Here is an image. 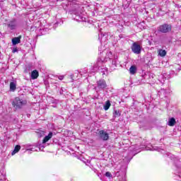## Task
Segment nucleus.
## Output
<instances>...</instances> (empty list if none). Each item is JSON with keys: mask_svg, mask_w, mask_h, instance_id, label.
Listing matches in <instances>:
<instances>
[{"mask_svg": "<svg viewBox=\"0 0 181 181\" xmlns=\"http://www.w3.org/2000/svg\"><path fill=\"white\" fill-rule=\"evenodd\" d=\"M108 62L109 64V71H114V70L117 69V64H118V57L115 56L114 59H112V52L104 50L100 54V58L98 59V65L100 66L103 64V63H107Z\"/></svg>", "mask_w": 181, "mask_h": 181, "instance_id": "f257e3e1", "label": "nucleus"}, {"mask_svg": "<svg viewBox=\"0 0 181 181\" xmlns=\"http://www.w3.org/2000/svg\"><path fill=\"white\" fill-rule=\"evenodd\" d=\"M108 87V85H107V81H105L104 79L101 78L99 79L96 82V86H95V91H104L105 88Z\"/></svg>", "mask_w": 181, "mask_h": 181, "instance_id": "f03ea898", "label": "nucleus"}, {"mask_svg": "<svg viewBox=\"0 0 181 181\" xmlns=\"http://www.w3.org/2000/svg\"><path fill=\"white\" fill-rule=\"evenodd\" d=\"M157 30L160 33H169L170 32H172V25L163 23L157 28Z\"/></svg>", "mask_w": 181, "mask_h": 181, "instance_id": "7ed1b4c3", "label": "nucleus"}, {"mask_svg": "<svg viewBox=\"0 0 181 181\" xmlns=\"http://www.w3.org/2000/svg\"><path fill=\"white\" fill-rule=\"evenodd\" d=\"M23 105H26V100L21 99L20 98L17 97L13 101V106L16 110H19L22 108Z\"/></svg>", "mask_w": 181, "mask_h": 181, "instance_id": "20e7f679", "label": "nucleus"}, {"mask_svg": "<svg viewBox=\"0 0 181 181\" xmlns=\"http://www.w3.org/2000/svg\"><path fill=\"white\" fill-rule=\"evenodd\" d=\"M144 148L146 149V151H158V152L160 151V148L159 147H154L153 146H150V147L146 146V144H144L140 148H138V146H136L134 148V151L137 153L141 152L139 149H144Z\"/></svg>", "mask_w": 181, "mask_h": 181, "instance_id": "39448f33", "label": "nucleus"}, {"mask_svg": "<svg viewBox=\"0 0 181 181\" xmlns=\"http://www.w3.org/2000/svg\"><path fill=\"white\" fill-rule=\"evenodd\" d=\"M132 51L135 54H141V52H142V48L141 45L138 44V42H134L132 45Z\"/></svg>", "mask_w": 181, "mask_h": 181, "instance_id": "423d86ee", "label": "nucleus"}, {"mask_svg": "<svg viewBox=\"0 0 181 181\" xmlns=\"http://www.w3.org/2000/svg\"><path fill=\"white\" fill-rule=\"evenodd\" d=\"M101 64H103L98 65V62H97V64L94 66L95 69H98V70H100L101 73H103V76L108 74V68L101 66Z\"/></svg>", "mask_w": 181, "mask_h": 181, "instance_id": "0eeeda50", "label": "nucleus"}, {"mask_svg": "<svg viewBox=\"0 0 181 181\" xmlns=\"http://www.w3.org/2000/svg\"><path fill=\"white\" fill-rule=\"evenodd\" d=\"M18 26V23H16V20L13 19L9 23H7V28L10 29V30H15L16 27Z\"/></svg>", "mask_w": 181, "mask_h": 181, "instance_id": "6e6552de", "label": "nucleus"}, {"mask_svg": "<svg viewBox=\"0 0 181 181\" xmlns=\"http://www.w3.org/2000/svg\"><path fill=\"white\" fill-rule=\"evenodd\" d=\"M99 136L103 141H108V138H110L108 133L104 130H100L99 132Z\"/></svg>", "mask_w": 181, "mask_h": 181, "instance_id": "1a4fd4ad", "label": "nucleus"}, {"mask_svg": "<svg viewBox=\"0 0 181 181\" xmlns=\"http://www.w3.org/2000/svg\"><path fill=\"white\" fill-rule=\"evenodd\" d=\"M73 19L76 21V22H84L86 21V18L83 17L81 14H74L73 16Z\"/></svg>", "mask_w": 181, "mask_h": 181, "instance_id": "9d476101", "label": "nucleus"}, {"mask_svg": "<svg viewBox=\"0 0 181 181\" xmlns=\"http://www.w3.org/2000/svg\"><path fill=\"white\" fill-rule=\"evenodd\" d=\"M122 112L120 110L114 109L112 113L113 119H115V118H119V116L121 115Z\"/></svg>", "mask_w": 181, "mask_h": 181, "instance_id": "9b49d317", "label": "nucleus"}, {"mask_svg": "<svg viewBox=\"0 0 181 181\" xmlns=\"http://www.w3.org/2000/svg\"><path fill=\"white\" fill-rule=\"evenodd\" d=\"M21 39H22V35H19L18 37H13L12 39V44L13 45H19V43H21Z\"/></svg>", "mask_w": 181, "mask_h": 181, "instance_id": "f8f14e48", "label": "nucleus"}, {"mask_svg": "<svg viewBox=\"0 0 181 181\" xmlns=\"http://www.w3.org/2000/svg\"><path fill=\"white\" fill-rule=\"evenodd\" d=\"M98 40H100V43L105 42L107 40V33H101L99 34Z\"/></svg>", "mask_w": 181, "mask_h": 181, "instance_id": "ddd939ff", "label": "nucleus"}, {"mask_svg": "<svg viewBox=\"0 0 181 181\" xmlns=\"http://www.w3.org/2000/svg\"><path fill=\"white\" fill-rule=\"evenodd\" d=\"M30 77L33 80H36L39 77V71L37 70H33L31 72Z\"/></svg>", "mask_w": 181, "mask_h": 181, "instance_id": "4468645a", "label": "nucleus"}, {"mask_svg": "<svg viewBox=\"0 0 181 181\" xmlns=\"http://www.w3.org/2000/svg\"><path fill=\"white\" fill-rule=\"evenodd\" d=\"M53 136V133L49 132L47 136H45L44 139L42 140V144H46V142H49V139H52V137Z\"/></svg>", "mask_w": 181, "mask_h": 181, "instance_id": "2eb2a0df", "label": "nucleus"}, {"mask_svg": "<svg viewBox=\"0 0 181 181\" xmlns=\"http://www.w3.org/2000/svg\"><path fill=\"white\" fill-rule=\"evenodd\" d=\"M110 107H111V102L110 100H107L105 103V105L103 106L105 111H108V110H110Z\"/></svg>", "mask_w": 181, "mask_h": 181, "instance_id": "dca6fc26", "label": "nucleus"}, {"mask_svg": "<svg viewBox=\"0 0 181 181\" xmlns=\"http://www.w3.org/2000/svg\"><path fill=\"white\" fill-rule=\"evenodd\" d=\"M175 124H176V119L174 117H172L168 121L169 127H175Z\"/></svg>", "mask_w": 181, "mask_h": 181, "instance_id": "f3484780", "label": "nucleus"}, {"mask_svg": "<svg viewBox=\"0 0 181 181\" xmlns=\"http://www.w3.org/2000/svg\"><path fill=\"white\" fill-rule=\"evenodd\" d=\"M21 151V146L20 145H16L14 148V150L11 153V155L13 156L16 153H18Z\"/></svg>", "mask_w": 181, "mask_h": 181, "instance_id": "a211bd4d", "label": "nucleus"}, {"mask_svg": "<svg viewBox=\"0 0 181 181\" xmlns=\"http://www.w3.org/2000/svg\"><path fill=\"white\" fill-rule=\"evenodd\" d=\"M16 90V83L15 82L10 83V91H15Z\"/></svg>", "mask_w": 181, "mask_h": 181, "instance_id": "6ab92c4d", "label": "nucleus"}, {"mask_svg": "<svg viewBox=\"0 0 181 181\" xmlns=\"http://www.w3.org/2000/svg\"><path fill=\"white\" fill-rule=\"evenodd\" d=\"M166 50L165 49H159L158 50V54L160 56V57H165L166 56Z\"/></svg>", "mask_w": 181, "mask_h": 181, "instance_id": "aec40b11", "label": "nucleus"}, {"mask_svg": "<svg viewBox=\"0 0 181 181\" xmlns=\"http://www.w3.org/2000/svg\"><path fill=\"white\" fill-rule=\"evenodd\" d=\"M130 74H135L136 73V66H132L129 69Z\"/></svg>", "mask_w": 181, "mask_h": 181, "instance_id": "412c9836", "label": "nucleus"}, {"mask_svg": "<svg viewBox=\"0 0 181 181\" xmlns=\"http://www.w3.org/2000/svg\"><path fill=\"white\" fill-rule=\"evenodd\" d=\"M75 75L78 76V71H76L74 74H71L70 75V78H71L72 81H74V76Z\"/></svg>", "mask_w": 181, "mask_h": 181, "instance_id": "4be33fe9", "label": "nucleus"}, {"mask_svg": "<svg viewBox=\"0 0 181 181\" xmlns=\"http://www.w3.org/2000/svg\"><path fill=\"white\" fill-rule=\"evenodd\" d=\"M48 30H49V28H47L40 29L42 35H45V32H47Z\"/></svg>", "mask_w": 181, "mask_h": 181, "instance_id": "5701e85b", "label": "nucleus"}, {"mask_svg": "<svg viewBox=\"0 0 181 181\" xmlns=\"http://www.w3.org/2000/svg\"><path fill=\"white\" fill-rule=\"evenodd\" d=\"M105 176H106L107 177H112V175H111V173L110 172H106Z\"/></svg>", "mask_w": 181, "mask_h": 181, "instance_id": "b1692460", "label": "nucleus"}, {"mask_svg": "<svg viewBox=\"0 0 181 181\" xmlns=\"http://www.w3.org/2000/svg\"><path fill=\"white\" fill-rule=\"evenodd\" d=\"M88 72V70H87V69H84L80 73L81 74H86V73Z\"/></svg>", "mask_w": 181, "mask_h": 181, "instance_id": "393cba45", "label": "nucleus"}, {"mask_svg": "<svg viewBox=\"0 0 181 181\" xmlns=\"http://www.w3.org/2000/svg\"><path fill=\"white\" fill-rule=\"evenodd\" d=\"M160 78H163V83L165 82V80H166V77L165 76V75H162Z\"/></svg>", "mask_w": 181, "mask_h": 181, "instance_id": "a878e982", "label": "nucleus"}, {"mask_svg": "<svg viewBox=\"0 0 181 181\" xmlns=\"http://www.w3.org/2000/svg\"><path fill=\"white\" fill-rule=\"evenodd\" d=\"M18 52V48H13L12 53H16Z\"/></svg>", "mask_w": 181, "mask_h": 181, "instance_id": "bb28decb", "label": "nucleus"}, {"mask_svg": "<svg viewBox=\"0 0 181 181\" xmlns=\"http://www.w3.org/2000/svg\"><path fill=\"white\" fill-rule=\"evenodd\" d=\"M27 151H33V152H35V151H36L35 149V148H28V149H27Z\"/></svg>", "mask_w": 181, "mask_h": 181, "instance_id": "cd10ccee", "label": "nucleus"}, {"mask_svg": "<svg viewBox=\"0 0 181 181\" xmlns=\"http://www.w3.org/2000/svg\"><path fill=\"white\" fill-rule=\"evenodd\" d=\"M58 78H59V80H63V78H64V76H63V75H62V76H59V77H58Z\"/></svg>", "mask_w": 181, "mask_h": 181, "instance_id": "c85d7f7f", "label": "nucleus"}, {"mask_svg": "<svg viewBox=\"0 0 181 181\" xmlns=\"http://www.w3.org/2000/svg\"><path fill=\"white\" fill-rule=\"evenodd\" d=\"M58 25H59V23H56L55 24H54V28H57Z\"/></svg>", "mask_w": 181, "mask_h": 181, "instance_id": "c756f323", "label": "nucleus"}, {"mask_svg": "<svg viewBox=\"0 0 181 181\" xmlns=\"http://www.w3.org/2000/svg\"><path fill=\"white\" fill-rule=\"evenodd\" d=\"M177 70H178V71H180V70H181V67L180 66V67H178L177 68Z\"/></svg>", "mask_w": 181, "mask_h": 181, "instance_id": "7c9ffc66", "label": "nucleus"}, {"mask_svg": "<svg viewBox=\"0 0 181 181\" xmlns=\"http://www.w3.org/2000/svg\"><path fill=\"white\" fill-rule=\"evenodd\" d=\"M161 83H163V81H161Z\"/></svg>", "mask_w": 181, "mask_h": 181, "instance_id": "2f4dec72", "label": "nucleus"}]
</instances>
